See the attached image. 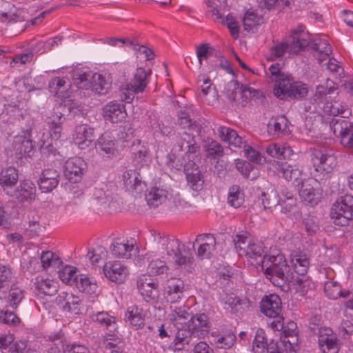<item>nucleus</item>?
Masks as SVG:
<instances>
[{
	"label": "nucleus",
	"instance_id": "obj_22",
	"mask_svg": "<svg viewBox=\"0 0 353 353\" xmlns=\"http://www.w3.org/2000/svg\"><path fill=\"white\" fill-rule=\"evenodd\" d=\"M97 152L105 158H111L117 152V141L108 134H103L95 144Z\"/></svg>",
	"mask_w": 353,
	"mask_h": 353
},
{
	"label": "nucleus",
	"instance_id": "obj_32",
	"mask_svg": "<svg viewBox=\"0 0 353 353\" xmlns=\"http://www.w3.org/2000/svg\"><path fill=\"white\" fill-rule=\"evenodd\" d=\"M123 179L126 188L130 191L141 192L145 188V183L137 170L125 171L123 174Z\"/></svg>",
	"mask_w": 353,
	"mask_h": 353
},
{
	"label": "nucleus",
	"instance_id": "obj_53",
	"mask_svg": "<svg viewBox=\"0 0 353 353\" xmlns=\"http://www.w3.org/2000/svg\"><path fill=\"white\" fill-rule=\"evenodd\" d=\"M59 277L66 284H76V281L79 278L77 275V268L73 266L66 265L59 272Z\"/></svg>",
	"mask_w": 353,
	"mask_h": 353
},
{
	"label": "nucleus",
	"instance_id": "obj_47",
	"mask_svg": "<svg viewBox=\"0 0 353 353\" xmlns=\"http://www.w3.org/2000/svg\"><path fill=\"white\" fill-rule=\"evenodd\" d=\"M149 262L148 265V272L150 275H158L166 272L168 267L164 261L156 259L154 256L146 254Z\"/></svg>",
	"mask_w": 353,
	"mask_h": 353
},
{
	"label": "nucleus",
	"instance_id": "obj_59",
	"mask_svg": "<svg viewBox=\"0 0 353 353\" xmlns=\"http://www.w3.org/2000/svg\"><path fill=\"white\" fill-rule=\"evenodd\" d=\"M324 291L326 295L332 299H336L339 296H345L341 291L340 285L336 281H329L325 282Z\"/></svg>",
	"mask_w": 353,
	"mask_h": 353
},
{
	"label": "nucleus",
	"instance_id": "obj_6",
	"mask_svg": "<svg viewBox=\"0 0 353 353\" xmlns=\"http://www.w3.org/2000/svg\"><path fill=\"white\" fill-rule=\"evenodd\" d=\"M330 216L337 225H345L353 218V196L346 194L333 204Z\"/></svg>",
	"mask_w": 353,
	"mask_h": 353
},
{
	"label": "nucleus",
	"instance_id": "obj_11",
	"mask_svg": "<svg viewBox=\"0 0 353 353\" xmlns=\"http://www.w3.org/2000/svg\"><path fill=\"white\" fill-rule=\"evenodd\" d=\"M318 343L323 353H338L337 337L332 330L328 327H322L316 334Z\"/></svg>",
	"mask_w": 353,
	"mask_h": 353
},
{
	"label": "nucleus",
	"instance_id": "obj_18",
	"mask_svg": "<svg viewBox=\"0 0 353 353\" xmlns=\"http://www.w3.org/2000/svg\"><path fill=\"white\" fill-rule=\"evenodd\" d=\"M9 195L14 197L19 203H30L35 200L36 187L32 181L24 180Z\"/></svg>",
	"mask_w": 353,
	"mask_h": 353
},
{
	"label": "nucleus",
	"instance_id": "obj_56",
	"mask_svg": "<svg viewBox=\"0 0 353 353\" xmlns=\"http://www.w3.org/2000/svg\"><path fill=\"white\" fill-rule=\"evenodd\" d=\"M205 143V148L209 155L214 158H220L223 155V148L217 141L208 138Z\"/></svg>",
	"mask_w": 353,
	"mask_h": 353
},
{
	"label": "nucleus",
	"instance_id": "obj_28",
	"mask_svg": "<svg viewBox=\"0 0 353 353\" xmlns=\"http://www.w3.org/2000/svg\"><path fill=\"white\" fill-rule=\"evenodd\" d=\"M112 79L110 74L94 73L90 90L97 94H105L112 88Z\"/></svg>",
	"mask_w": 353,
	"mask_h": 353
},
{
	"label": "nucleus",
	"instance_id": "obj_62",
	"mask_svg": "<svg viewBox=\"0 0 353 353\" xmlns=\"http://www.w3.org/2000/svg\"><path fill=\"white\" fill-rule=\"evenodd\" d=\"M165 290L166 294L183 293V281L179 279L172 278L168 281Z\"/></svg>",
	"mask_w": 353,
	"mask_h": 353
},
{
	"label": "nucleus",
	"instance_id": "obj_8",
	"mask_svg": "<svg viewBox=\"0 0 353 353\" xmlns=\"http://www.w3.org/2000/svg\"><path fill=\"white\" fill-rule=\"evenodd\" d=\"M312 161L316 172L314 174H318L321 177L319 174L325 172L323 179L325 181L330 179V173L337 165L335 155L318 150L313 153Z\"/></svg>",
	"mask_w": 353,
	"mask_h": 353
},
{
	"label": "nucleus",
	"instance_id": "obj_21",
	"mask_svg": "<svg viewBox=\"0 0 353 353\" xmlns=\"http://www.w3.org/2000/svg\"><path fill=\"white\" fill-rule=\"evenodd\" d=\"M188 185L194 191H200L203 188L204 181L199 166L193 161H188L184 167Z\"/></svg>",
	"mask_w": 353,
	"mask_h": 353
},
{
	"label": "nucleus",
	"instance_id": "obj_49",
	"mask_svg": "<svg viewBox=\"0 0 353 353\" xmlns=\"http://www.w3.org/2000/svg\"><path fill=\"white\" fill-rule=\"evenodd\" d=\"M7 298V302L12 307H16L23 298V291L17 285H12L8 295L5 296L4 292L0 291V299Z\"/></svg>",
	"mask_w": 353,
	"mask_h": 353
},
{
	"label": "nucleus",
	"instance_id": "obj_60",
	"mask_svg": "<svg viewBox=\"0 0 353 353\" xmlns=\"http://www.w3.org/2000/svg\"><path fill=\"white\" fill-rule=\"evenodd\" d=\"M336 88V83L333 81L327 79L324 83L316 86L315 97H318L319 99H322L327 94L332 93Z\"/></svg>",
	"mask_w": 353,
	"mask_h": 353
},
{
	"label": "nucleus",
	"instance_id": "obj_40",
	"mask_svg": "<svg viewBox=\"0 0 353 353\" xmlns=\"http://www.w3.org/2000/svg\"><path fill=\"white\" fill-rule=\"evenodd\" d=\"M212 343L216 347L221 349H230L236 341V336L232 332H225L219 335L217 332H212Z\"/></svg>",
	"mask_w": 353,
	"mask_h": 353
},
{
	"label": "nucleus",
	"instance_id": "obj_63",
	"mask_svg": "<svg viewBox=\"0 0 353 353\" xmlns=\"http://www.w3.org/2000/svg\"><path fill=\"white\" fill-rule=\"evenodd\" d=\"M296 203V198L292 194L288 193L284 199L281 201L280 200L278 211H281L284 213L290 212L292 208L295 206Z\"/></svg>",
	"mask_w": 353,
	"mask_h": 353
},
{
	"label": "nucleus",
	"instance_id": "obj_48",
	"mask_svg": "<svg viewBox=\"0 0 353 353\" xmlns=\"http://www.w3.org/2000/svg\"><path fill=\"white\" fill-rule=\"evenodd\" d=\"M288 121L285 116L272 118L268 125V131L270 134H277L284 132L288 129Z\"/></svg>",
	"mask_w": 353,
	"mask_h": 353
},
{
	"label": "nucleus",
	"instance_id": "obj_7",
	"mask_svg": "<svg viewBox=\"0 0 353 353\" xmlns=\"http://www.w3.org/2000/svg\"><path fill=\"white\" fill-rule=\"evenodd\" d=\"M274 94L280 99L303 98L308 92L307 85L302 82H292L290 77L282 79L278 87L274 88Z\"/></svg>",
	"mask_w": 353,
	"mask_h": 353
},
{
	"label": "nucleus",
	"instance_id": "obj_37",
	"mask_svg": "<svg viewBox=\"0 0 353 353\" xmlns=\"http://www.w3.org/2000/svg\"><path fill=\"white\" fill-rule=\"evenodd\" d=\"M219 137L224 142L236 148L241 147L243 143L242 137L239 136L234 130L225 126L218 128Z\"/></svg>",
	"mask_w": 353,
	"mask_h": 353
},
{
	"label": "nucleus",
	"instance_id": "obj_34",
	"mask_svg": "<svg viewBox=\"0 0 353 353\" xmlns=\"http://www.w3.org/2000/svg\"><path fill=\"white\" fill-rule=\"evenodd\" d=\"M323 112L330 116L341 115V117H348L351 111L347 105L339 100H334L326 102L323 106Z\"/></svg>",
	"mask_w": 353,
	"mask_h": 353
},
{
	"label": "nucleus",
	"instance_id": "obj_55",
	"mask_svg": "<svg viewBox=\"0 0 353 353\" xmlns=\"http://www.w3.org/2000/svg\"><path fill=\"white\" fill-rule=\"evenodd\" d=\"M93 321L99 323L100 325L106 327L110 331L115 328V319L104 312H99L92 316Z\"/></svg>",
	"mask_w": 353,
	"mask_h": 353
},
{
	"label": "nucleus",
	"instance_id": "obj_43",
	"mask_svg": "<svg viewBox=\"0 0 353 353\" xmlns=\"http://www.w3.org/2000/svg\"><path fill=\"white\" fill-rule=\"evenodd\" d=\"M265 151L270 157L276 159H288L293 154L292 148L286 144L272 143L266 147Z\"/></svg>",
	"mask_w": 353,
	"mask_h": 353
},
{
	"label": "nucleus",
	"instance_id": "obj_20",
	"mask_svg": "<svg viewBox=\"0 0 353 353\" xmlns=\"http://www.w3.org/2000/svg\"><path fill=\"white\" fill-rule=\"evenodd\" d=\"M103 116L112 123L121 122L127 116L125 105L116 101H110L103 106Z\"/></svg>",
	"mask_w": 353,
	"mask_h": 353
},
{
	"label": "nucleus",
	"instance_id": "obj_51",
	"mask_svg": "<svg viewBox=\"0 0 353 353\" xmlns=\"http://www.w3.org/2000/svg\"><path fill=\"white\" fill-rule=\"evenodd\" d=\"M40 259L43 269H48L50 267L59 268L62 263L60 258L50 251L42 252Z\"/></svg>",
	"mask_w": 353,
	"mask_h": 353
},
{
	"label": "nucleus",
	"instance_id": "obj_52",
	"mask_svg": "<svg viewBox=\"0 0 353 353\" xmlns=\"http://www.w3.org/2000/svg\"><path fill=\"white\" fill-rule=\"evenodd\" d=\"M268 346L265 331L263 329H258L253 341V352L264 353Z\"/></svg>",
	"mask_w": 353,
	"mask_h": 353
},
{
	"label": "nucleus",
	"instance_id": "obj_24",
	"mask_svg": "<svg viewBox=\"0 0 353 353\" xmlns=\"http://www.w3.org/2000/svg\"><path fill=\"white\" fill-rule=\"evenodd\" d=\"M178 331L174 340V347L175 350H181L185 348L186 345H194L198 339L193 334L192 332L187 325L176 326Z\"/></svg>",
	"mask_w": 353,
	"mask_h": 353
},
{
	"label": "nucleus",
	"instance_id": "obj_4",
	"mask_svg": "<svg viewBox=\"0 0 353 353\" xmlns=\"http://www.w3.org/2000/svg\"><path fill=\"white\" fill-rule=\"evenodd\" d=\"M150 71L147 72L143 68H138L130 83L120 88L122 99L127 103H131L135 94L143 93L150 81Z\"/></svg>",
	"mask_w": 353,
	"mask_h": 353
},
{
	"label": "nucleus",
	"instance_id": "obj_31",
	"mask_svg": "<svg viewBox=\"0 0 353 353\" xmlns=\"http://www.w3.org/2000/svg\"><path fill=\"white\" fill-rule=\"evenodd\" d=\"M134 250V243L127 240L116 239L110 245V251L114 257L129 259Z\"/></svg>",
	"mask_w": 353,
	"mask_h": 353
},
{
	"label": "nucleus",
	"instance_id": "obj_33",
	"mask_svg": "<svg viewBox=\"0 0 353 353\" xmlns=\"http://www.w3.org/2000/svg\"><path fill=\"white\" fill-rule=\"evenodd\" d=\"M145 316L143 310L135 305L129 306L125 313L126 321L136 330L144 326Z\"/></svg>",
	"mask_w": 353,
	"mask_h": 353
},
{
	"label": "nucleus",
	"instance_id": "obj_19",
	"mask_svg": "<svg viewBox=\"0 0 353 353\" xmlns=\"http://www.w3.org/2000/svg\"><path fill=\"white\" fill-rule=\"evenodd\" d=\"M336 136L340 137L341 144L348 148H353V128L345 120L336 121L332 127Z\"/></svg>",
	"mask_w": 353,
	"mask_h": 353
},
{
	"label": "nucleus",
	"instance_id": "obj_9",
	"mask_svg": "<svg viewBox=\"0 0 353 353\" xmlns=\"http://www.w3.org/2000/svg\"><path fill=\"white\" fill-rule=\"evenodd\" d=\"M225 92L228 99L236 105L245 106L249 103V87L240 85L236 80H232L227 83Z\"/></svg>",
	"mask_w": 353,
	"mask_h": 353
},
{
	"label": "nucleus",
	"instance_id": "obj_44",
	"mask_svg": "<svg viewBox=\"0 0 353 353\" xmlns=\"http://www.w3.org/2000/svg\"><path fill=\"white\" fill-rule=\"evenodd\" d=\"M313 48L315 50L314 56L319 60V63H322L327 60L329 55L332 53L330 45L326 40L316 39L314 41Z\"/></svg>",
	"mask_w": 353,
	"mask_h": 353
},
{
	"label": "nucleus",
	"instance_id": "obj_17",
	"mask_svg": "<svg viewBox=\"0 0 353 353\" xmlns=\"http://www.w3.org/2000/svg\"><path fill=\"white\" fill-rule=\"evenodd\" d=\"M137 289L146 301L154 300L158 296L157 285L150 275L142 274L139 277Z\"/></svg>",
	"mask_w": 353,
	"mask_h": 353
},
{
	"label": "nucleus",
	"instance_id": "obj_42",
	"mask_svg": "<svg viewBox=\"0 0 353 353\" xmlns=\"http://www.w3.org/2000/svg\"><path fill=\"white\" fill-rule=\"evenodd\" d=\"M287 261L285 256L282 254H278L277 255H265L263 256L261 261V270L263 273L268 272L273 269L279 268V264H285Z\"/></svg>",
	"mask_w": 353,
	"mask_h": 353
},
{
	"label": "nucleus",
	"instance_id": "obj_16",
	"mask_svg": "<svg viewBox=\"0 0 353 353\" xmlns=\"http://www.w3.org/2000/svg\"><path fill=\"white\" fill-rule=\"evenodd\" d=\"M105 276L111 281L123 283L128 275V270L126 266L120 261L108 262L103 266Z\"/></svg>",
	"mask_w": 353,
	"mask_h": 353
},
{
	"label": "nucleus",
	"instance_id": "obj_27",
	"mask_svg": "<svg viewBox=\"0 0 353 353\" xmlns=\"http://www.w3.org/2000/svg\"><path fill=\"white\" fill-rule=\"evenodd\" d=\"M261 310L268 317H276L282 310L281 299L274 294L265 296L261 302Z\"/></svg>",
	"mask_w": 353,
	"mask_h": 353
},
{
	"label": "nucleus",
	"instance_id": "obj_46",
	"mask_svg": "<svg viewBox=\"0 0 353 353\" xmlns=\"http://www.w3.org/2000/svg\"><path fill=\"white\" fill-rule=\"evenodd\" d=\"M291 263L296 272L303 275L307 270L310 261L306 254L294 252L291 254Z\"/></svg>",
	"mask_w": 353,
	"mask_h": 353
},
{
	"label": "nucleus",
	"instance_id": "obj_12",
	"mask_svg": "<svg viewBox=\"0 0 353 353\" xmlns=\"http://www.w3.org/2000/svg\"><path fill=\"white\" fill-rule=\"evenodd\" d=\"M216 244V239L212 234H199L194 243V246L198 245L197 257L201 260L210 259L215 250Z\"/></svg>",
	"mask_w": 353,
	"mask_h": 353
},
{
	"label": "nucleus",
	"instance_id": "obj_36",
	"mask_svg": "<svg viewBox=\"0 0 353 353\" xmlns=\"http://www.w3.org/2000/svg\"><path fill=\"white\" fill-rule=\"evenodd\" d=\"M75 285L79 291L90 295H97L99 293V288L95 279L85 274L79 276Z\"/></svg>",
	"mask_w": 353,
	"mask_h": 353
},
{
	"label": "nucleus",
	"instance_id": "obj_23",
	"mask_svg": "<svg viewBox=\"0 0 353 353\" xmlns=\"http://www.w3.org/2000/svg\"><path fill=\"white\" fill-rule=\"evenodd\" d=\"M63 114L58 110L50 112L46 119V123L50 130V137L57 141L61 137L62 125L64 121Z\"/></svg>",
	"mask_w": 353,
	"mask_h": 353
},
{
	"label": "nucleus",
	"instance_id": "obj_1",
	"mask_svg": "<svg viewBox=\"0 0 353 353\" xmlns=\"http://www.w3.org/2000/svg\"><path fill=\"white\" fill-rule=\"evenodd\" d=\"M159 252L162 257L173 263L180 271L191 272L194 269V257L190 249L181 245L175 239L162 238Z\"/></svg>",
	"mask_w": 353,
	"mask_h": 353
},
{
	"label": "nucleus",
	"instance_id": "obj_61",
	"mask_svg": "<svg viewBox=\"0 0 353 353\" xmlns=\"http://www.w3.org/2000/svg\"><path fill=\"white\" fill-rule=\"evenodd\" d=\"M22 10H17L14 6H12V8L7 12L0 11V17L5 19V21L9 23L23 21H24V17L22 15Z\"/></svg>",
	"mask_w": 353,
	"mask_h": 353
},
{
	"label": "nucleus",
	"instance_id": "obj_13",
	"mask_svg": "<svg viewBox=\"0 0 353 353\" xmlns=\"http://www.w3.org/2000/svg\"><path fill=\"white\" fill-rule=\"evenodd\" d=\"M74 143L81 149L88 148L94 139V130L88 124L77 125L72 134Z\"/></svg>",
	"mask_w": 353,
	"mask_h": 353
},
{
	"label": "nucleus",
	"instance_id": "obj_29",
	"mask_svg": "<svg viewBox=\"0 0 353 353\" xmlns=\"http://www.w3.org/2000/svg\"><path fill=\"white\" fill-rule=\"evenodd\" d=\"M59 174L57 170L49 168L43 171L39 181V186L43 192L54 190L59 184Z\"/></svg>",
	"mask_w": 353,
	"mask_h": 353
},
{
	"label": "nucleus",
	"instance_id": "obj_30",
	"mask_svg": "<svg viewBox=\"0 0 353 353\" xmlns=\"http://www.w3.org/2000/svg\"><path fill=\"white\" fill-rule=\"evenodd\" d=\"M170 309L171 311L170 320L174 325H186L188 321L191 317L189 307L183 303L179 305H171Z\"/></svg>",
	"mask_w": 353,
	"mask_h": 353
},
{
	"label": "nucleus",
	"instance_id": "obj_38",
	"mask_svg": "<svg viewBox=\"0 0 353 353\" xmlns=\"http://www.w3.org/2000/svg\"><path fill=\"white\" fill-rule=\"evenodd\" d=\"M279 172L288 181H298L302 174V171L296 165H292L287 163L276 162Z\"/></svg>",
	"mask_w": 353,
	"mask_h": 353
},
{
	"label": "nucleus",
	"instance_id": "obj_2",
	"mask_svg": "<svg viewBox=\"0 0 353 353\" xmlns=\"http://www.w3.org/2000/svg\"><path fill=\"white\" fill-rule=\"evenodd\" d=\"M291 37L292 41L290 44L278 43L273 45L270 49L268 59L274 61L283 57L288 50L290 54H297L310 43L309 34L305 31L303 26H299L298 28L294 30Z\"/></svg>",
	"mask_w": 353,
	"mask_h": 353
},
{
	"label": "nucleus",
	"instance_id": "obj_39",
	"mask_svg": "<svg viewBox=\"0 0 353 353\" xmlns=\"http://www.w3.org/2000/svg\"><path fill=\"white\" fill-rule=\"evenodd\" d=\"M93 73L90 71L74 70L72 72V82L79 89H90Z\"/></svg>",
	"mask_w": 353,
	"mask_h": 353
},
{
	"label": "nucleus",
	"instance_id": "obj_5",
	"mask_svg": "<svg viewBox=\"0 0 353 353\" xmlns=\"http://www.w3.org/2000/svg\"><path fill=\"white\" fill-rule=\"evenodd\" d=\"M314 179H307L303 182L299 190L301 201L310 206L316 205L323 196L321 183L319 181V180L322 181L323 178L318 174H314Z\"/></svg>",
	"mask_w": 353,
	"mask_h": 353
},
{
	"label": "nucleus",
	"instance_id": "obj_15",
	"mask_svg": "<svg viewBox=\"0 0 353 353\" xmlns=\"http://www.w3.org/2000/svg\"><path fill=\"white\" fill-rule=\"evenodd\" d=\"M186 325L198 339L207 335L210 329L209 318L203 313L191 316Z\"/></svg>",
	"mask_w": 353,
	"mask_h": 353
},
{
	"label": "nucleus",
	"instance_id": "obj_50",
	"mask_svg": "<svg viewBox=\"0 0 353 353\" xmlns=\"http://www.w3.org/2000/svg\"><path fill=\"white\" fill-rule=\"evenodd\" d=\"M228 203L233 208H239L244 202V194L238 185L232 186L228 192Z\"/></svg>",
	"mask_w": 353,
	"mask_h": 353
},
{
	"label": "nucleus",
	"instance_id": "obj_58",
	"mask_svg": "<svg viewBox=\"0 0 353 353\" xmlns=\"http://www.w3.org/2000/svg\"><path fill=\"white\" fill-rule=\"evenodd\" d=\"M263 23V18L253 11H247L243 19L244 30L250 31L252 27Z\"/></svg>",
	"mask_w": 353,
	"mask_h": 353
},
{
	"label": "nucleus",
	"instance_id": "obj_14",
	"mask_svg": "<svg viewBox=\"0 0 353 353\" xmlns=\"http://www.w3.org/2000/svg\"><path fill=\"white\" fill-rule=\"evenodd\" d=\"M85 167V163L82 159H70L65 163L64 174L70 182L77 183L81 180Z\"/></svg>",
	"mask_w": 353,
	"mask_h": 353
},
{
	"label": "nucleus",
	"instance_id": "obj_57",
	"mask_svg": "<svg viewBox=\"0 0 353 353\" xmlns=\"http://www.w3.org/2000/svg\"><path fill=\"white\" fill-rule=\"evenodd\" d=\"M262 202L265 209L275 208L278 210L280 199L276 191H271L270 192L262 193Z\"/></svg>",
	"mask_w": 353,
	"mask_h": 353
},
{
	"label": "nucleus",
	"instance_id": "obj_54",
	"mask_svg": "<svg viewBox=\"0 0 353 353\" xmlns=\"http://www.w3.org/2000/svg\"><path fill=\"white\" fill-rule=\"evenodd\" d=\"M70 87V83L64 78L55 77L49 83V89L58 96L64 95L65 90Z\"/></svg>",
	"mask_w": 353,
	"mask_h": 353
},
{
	"label": "nucleus",
	"instance_id": "obj_64",
	"mask_svg": "<svg viewBox=\"0 0 353 353\" xmlns=\"http://www.w3.org/2000/svg\"><path fill=\"white\" fill-rule=\"evenodd\" d=\"M107 252L105 248L103 246H98L93 249L92 252H89L87 257L90 260L92 264L99 262L100 260L105 258Z\"/></svg>",
	"mask_w": 353,
	"mask_h": 353
},
{
	"label": "nucleus",
	"instance_id": "obj_10",
	"mask_svg": "<svg viewBox=\"0 0 353 353\" xmlns=\"http://www.w3.org/2000/svg\"><path fill=\"white\" fill-rule=\"evenodd\" d=\"M56 301L58 305L65 312L72 314H80L83 310L81 299L71 292H60Z\"/></svg>",
	"mask_w": 353,
	"mask_h": 353
},
{
	"label": "nucleus",
	"instance_id": "obj_3",
	"mask_svg": "<svg viewBox=\"0 0 353 353\" xmlns=\"http://www.w3.org/2000/svg\"><path fill=\"white\" fill-rule=\"evenodd\" d=\"M234 248L239 256H245L251 265L261 263L264 255L263 246L255 243L245 234H236L233 238Z\"/></svg>",
	"mask_w": 353,
	"mask_h": 353
},
{
	"label": "nucleus",
	"instance_id": "obj_41",
	"mask_svg": "<svg viewBox=\"0 0 353 353\" xmlns=\"http://www.w3.org/2000/svg\"><path fill=\"white\" fill-rule=\"evenodd\" d=\"M35 287L38 291L47 296H53L58 290L57 281L43 276L37 277Z\"/></svg>",
	"mask_w": 353,
	"mask_h": 353
},
{
	"label": "nucleus",
	"instance_id": "obj_45",
	"mask_svg": "<svg viewBox=\"0 0 353 353\" xmlns=\"http://www.w3.org/2000/svg\"><path fill=\"white\" fill-rule=\"evenodd\" d=\"M145 199L149 206L157 208L167 199V192L159 188H152L145 194Z\"/></svg>",
	"mask_w": 353,
	"mask_h": 353
},
{
	"label": "nucleus",
	"instance_id": "obj_26",
	"mask_svg": "<svg viewBox=\"0 0 353 353\" xmlns=\"http://www.w3.org/2000/svg\"><path fill=\"white\" fill-rule=\"evenodd\" d=\"M197 84L201 92V98L208 104H213L217 101L218 94L212 81L205 74L199 77Z\"/></svg>",
	"mask_w": 353,
	"mask_h": 353
},
{
	"label": "nucleus",
	"instance_id": "obj_35",
	"mask_svg": "<svg viewBox=\"0 0 353 353\" xmlns=\"http://www.w3.org/2000/svg\"><path fill=\"white\" fill-rule=\"evenodd\" d=\"M18 171L13 167L3 170L0 174V185L7 194H10L8 190L15 185L18 181Z\"/></svg>",
	"mask_w": 353,
	"mask_h": 353
},
{
	"label": "nucleus",
	"instance_id": "obj_25",
	"mask_svg": "<svg viewBox=\"0 0 353 353\" xmlns=\"http://www.w3.org/2000/svg\"><path fill=\"white\" fill-rule=\"evenodd\" d=\"M291 269L288 263L279 264V268L265 272L264 275L272 283L276 286H283L289 282L291 278Z\"/></svg>",
	"mask_w": 353,
	"mask_h": 353
}]
</instances>
